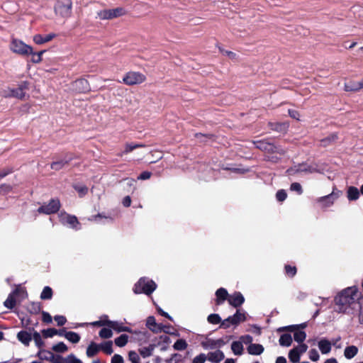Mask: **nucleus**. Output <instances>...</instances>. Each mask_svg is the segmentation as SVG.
I'll use <instances>...</instances> for the list:
<instances>
[{
    "mask_svg": "<svg viewBox=\"0 0 363 363\" xmlns=\"http://www.w3.org/2000/svg\"><path fill=\"white\" fill-rule=\"evenodd\" d=\"M276 363H286V358L284 357H279L276 360Z\"/></svg>",
    "mask_w": 363,
    "mask_h": 363,
    "instance_id": "774afa93",
    "label": "nucleus"
},
{
    "mask_svg": "<svg viewBox=\"0 0 363 363\" xmlns=\"http://www.w3.org/2000/svg\"><path fill=\"white\" fill-rule=\"evenodd\" d=\"M21 289H17L15 291H13L12 294H11L8 298H6V300L4 301V306L9 308V309H11L14 307L15 306V303H16V301H15V298H14V296L18 292L20 291Z\"/></svg>",
    "mask_w": 363,
    "mask_h": 363,
    "instance_id": "393cba45",
    "label": "nucleus"
},
{
    "mask_svg": "<svg viewBox=\"0 0 363 363\" xmlns=\"http://www.w3.org/2000/svg\"><path fill=\"white\" fill-rule=\"evenodd\" d=\"M294 340L297 342H299L301 344H303V342L305 340L306 337V334L305 332L300 330H294Z\"/></svg>",
    "mask_w": 363,
    "mask_h": 363,
    "instance_id": "7c9ffc66",
    "label": "nucleus"
},
{
    "mask_svg": "<svg viewBox=\"0 0 363 363\" xmlns=\"http://www.w3.org/2000/svg\"><path fill=\"white\" fill-rule=\"evenodd\" d=\"M289 116L297 121H300V113L296 110H289Z\"/></svg>",
    "mask_w": 363,
    "mask_h": 363,
    "instance_id": "e2e57ef3",
    "label": "nucleus"
},
{
    "mask_svg": "<svg viewBox=\"0 0 363 363\" xmlns=\"http://www.w3.org/2000/svg\"><path fill=\"white\" fill-rule=\"evenodd\" d=\"M286 272L289 276L293 277L296 273V269L294 267L286 266Z\"/></svg>",
    "mask_w": 363,
    "mask_h": 363,
    "instance_id": "680f3d73",
    "label": "nucleus"
},
{
    "mask_svg": "<svg viewBox=\"0 0 363 363\" xmlns=\"http://www.w3.org/2000/svg\"><path fill=\"white\" fill-rule=\"evenodd\" d=\"M52 296V289L49 286L44 287L41 294H40V298L41 299H50Z\"/></svg>",
    "mask_w": 363,
    "mask_h": 363,
    "instance_id": "4c0bfd02",
    "label": "nucleus"
},
{
    "mask_svg": "<svg viewBox=\"0 0 363 363\" xmlns=\"http://www.w3.org/2000/svg\"><path fill=\"white\" fill-rule=\"evenodd\" d=\"M131 203V199L129 196H126L123 200V204L124 206L128 207Z\"/></svg>",
    "mask_w": 363,
    "mask_h": 363,
    "instance_id": "338daca9",
    "label": "nucleus"
},
{
    "mask_svg": "<svg viewBox=\"0 0 363 363\" xmlns=\"http://www.w3.org/2000/svg\"><path fill=\"white\" fill-rule=\"evenodd\" d=\"M113 343L111 341L105 342L99 345L100 350H101L107 354H111L113 353Z\"/></svg>",
    "mask_w": 363,
    "mask_h": 363,
    "instance_id": "473e14b6",
    "label": "nucleus"
},
{
    "mask_svg": "<svg viewBox=\"0 0 363 363\" xmlns=\"http://www.w3.org/2000/svg\"><path fill=\"white\" fill-rule=\"evenodd\" d=\"M52 350L57 352H65L67 351L68 348L64 342H61L53 345Z\"/></svg>",
    "mask_w": 363,
    "mask_h": 363,
    "instance_id": "79ce46f5",
    "label": "nucleus"
},
{
    "mask_svg": "<svg viewBox=\"0 0 363 363\" xmlns=\"http://www.w3.org/2000/svg\"><path fill=\"white\" fill-rule=\"evenodd\" d=\"M207 359H208L207 354L202 353V354H200L196 356L194 358L192 363H204L206 362V360H207Z\"/></svg>",
    "mask_w": 363,
    "mask_h": 363,
    "instance_id": "49530a36",
    "label": "nucleus"
},
{
    "mask_svg": "<svg viewBox=\"0 0 363 363\" xmlns=\"http://www.w3.org/2000/svg\"><path fill=\"white\" fill-rule=\"evenodd\" d=\"M99 335L100 337H101V338L108 339V338H111L113 336V332H112L111 328H104L99 331Z\"/></svg>",
    "mask_w": 363,
    "mask_h": 363,
    "instance_id": "e433bc0d",
    "label": "nucleus"
},
{
    "mask_svg": "<svg viewBox=\"0 0 363 363\" xmlns=\"http://www.w3.org/2000/svg\"><path fill=\"white\" fill-rule=\"evenodd\" d=\"M287 195L284 190H279L276 194L277 199L279 201H283L286 199Z\"/></svg>",
    "mask_w": 363,
    "mask_h": 363,
    "instance_id": "6e6d98bb",
    "label": "nucleus"
},
{
    "mask_svg": "<svg viewBox=\"0 0 363 363\" xmlns=\"http://www.w3.org/2000/svg\"><path fill=\"white\" fill-rule=\"evenodd\" d=\"M146 325L153 333H157L164 330L162 325L156 323L155 318L153 316H149L147 318Z\"/></svg>",
    "mask_w": 363,
    "mask_h": 363,
    "instance_id": "4468645a",
    "label": "nucleus"
},
{
    "mask_svg": "<svg viewBox=\"0 0 363 363\" xmlns=\"http://www.w3.org/2000/svg\"><path fill=\"white\" fill-rule=\"evenodd\" d=\"M318 347L323 354L330 353L332 349L331 342L326 339H321L318 341Z\"/></svg>",
    "mask_w": 363,
    "mask_h": 363,
    "instance_id": "a211bd4d",
    "label": "nucleus"
},
{
    "mask_svg": "<svg viewBox=\"0 0 363 363\" xmlns=\"http://www.w3.org/2000/svg\"><path fill=\"white\" fill-rule=\"evenodd\" d=\"M146 77L141 72L130 71L125 73L123 77V82L128 86H133L143 83Z\"/></svg>",
    "mask_w": 363,
    "mask_h": 363,
    "instance_id": "20e7f679",
    "label": "nucleus"
},
{
    "mask_svg": "<svg viewBox=\"0 0 363 363\" xmlns=\"http://www.w3.org/2000/svg\"><path fill=\"white\" fill-rule=\"evenodd\" d=\"M359 196V191L354 186H350L347 189V198L350 201L357 200Z\"/></svg>",
    "mask_w": 363,
    "mask_h": 363,
    "instance_id": "c85d7f7f",
    "label": "nucleus"
},
{
    "mask_svg": "<svg viewBox=\"0 0 363 363\" xmlns=\"http://www.w3.org/2000/svg\"><path fill=\"white\" fill-rule=\"evenodd\" d=\"M357 290L355 287H348L341 291L335 298L336 311L338 313L353 314L359 306L360 301L356 302Z\"/></svg>",
    "mask_w": 363,
    "mask_h": 363,
    "instance_id": "f257e3e1",
    "label": "nucleus"
},
{
    "mask_svg": "<svg viewBox=\"0 0 363 363\" xmlns=\"http://www.w3.org/2000/svg\"><path fill=\"white\" fill-rule=\"evenodd\" d=\"M155 348V345H150L147 347H143L139 350L140 354L143 357L146 358L152 355L154 350Z\"/></svg>",
    "mask_w": 363,
    "mask_h": 363,
    "instance_id": "cd10ccee",
    "label": "nucleus"
},
{
    "mask_svg": "<svg viewBox=\"0 0 363 363\" xmlns=\"http://www.w3.org/2000/svg\"><path fill=\"white\" fill-rule=\"evenodd\" d=\"M42 319L43 321L46 323H50L52 321L51 315L48 312L45 311L42 312Z\"/></svg>",
    "mask_w": 363,
    "mask_h": 363,
    "instance_id": "13d9d810",
    "label": "nucleus"
},
{
    "mask_svg": "<svg viewBox=\"0 0 363 363\" xmlns=\"http://www.w3.org/2000/svg\"><path fill=\"white\" fill-rule=\"evenodd\" d=\"M240 341L242 342V343H245V344H252V337L249 335H242L240 337Z\"/></svg>",
    "mask_w": 363,
    "mask_h": 363,
    "instance_id": "052dcab7",
    "label": "nucleus"
},
{
    "mask_svg": "<svg viewBox=\"0 0 363 363\" xmlns=\"http://www.w3.org/2000/svg\"><path fill=\"white\" fill-rule=\"evenodd\" d=\"M246 320V315L245 313L237 311L235 314L230 316L221 322L220 326L223 328H228L231 325H238L239 323L244 322Z\"/></svg>",
    "mask_w": 363,
    "mask_h": 363,
    "instance_id": "423d86ee",
    "label": "nucleus"
},
{
    "mask_svg": "<svg viewBox=\"0 0 363 363\" xmlns=\"http://www.w3.org/2000/svg\"><path fill=\"white\" fill-rule=\"evenodd\" d=\"M54 38H55V33H48L46 35L35 34L33 36V41L36 45H41L51 41Z\"/></svg>",
    "mask_w": 363,
    "mask_h": 363,
    "instance_id": "f8f14e48",
    "label": "nucleus"
},
{
    "mask_svg": "<svg viewBox=\"0 0 363 363\" xmlns=\"http://www.w3.org/2000/svg\"><path fill=\"white\" fill-rule=\"evenodd\" d=\"M231 350L234 354L241 355L243 353V345L240 341H234L231 344Z\"/></svg>",
    "mask_w": 363,
    "mask_h": 363,
    "instance_id": "a878e982",
    "label": "nucleus"
},
{
    "mask_svg": "<svg viewBox=\"0 0 363 363\" xmlns=\"http://www.w3.org/2000/svg\"><path fill=\"white\" fill-rule=\"evenodd\" d=\"M55 320L57 322V325L62 326L65 324L67 319L63 315H55L54 317Z\"/></svg>",
    "mask_w": 363,
    "mask_h": 363,
    "instance_id": "864d4df0",
    "label": "nucleus"
},
{
    "mask_svg": "<svg viewBox=\"0 0 363 363\" xmlns=\"http://www.w3.org/2000/svg\"><path fill=\"white\" fill-rule=\"evenodd\" d=\"M289 127V123H277L275 125L274 130L278 132L285 133Z\"/></svg>",
    "mask_w": 363,
    "mask_h": 363,
    "instance_id": "37998d69",
    "label": "nucleus"
},
{
    "mask_svg": "<svg viewBox=\"0 0 363 363\" xmlns=\"http://www.w3.org/2000/svg\"><path fill=\"white\" fill-rule=\"evenodd\" d=\"M28 89V84L26 82L23 83L16 89L9 90V92L6 94V96L15 97L19 99H23L26 96L25 89Z\"/></svg>",
    "mask_w": 363,
    "mask_h": 363,
    "instance_id": "9d476101",
    "label": "nucleus"
},
{
    "mask_svg": "<svg viewBox=\"0 0 363 363\" xmlns=\"http://www.w3.org/2000/svg\"><path fill=\"white\" fill-rule=\"evenodd\" d=\"M33 340L35 341V345L38 346V347H41L43 345V342L42 340V338H41V336L40 335V333H37V332H35L33 335Z\"/></svg>",
    "mask_w": 363,
    "mask_h": 363,
    "instance_id": "09e8293b",
    "label": "nucleus"
},
{
    "mask_svg": "<svg viewBox=\"0 0 363 363\" xmlns=\"http://www.w3.org/2000/svg\"><path fill=\"white\" fill-rule=\"evenodd\" d=\"M55 13L62 18H68L72 13V3L69 1H58L55 6Z\"/></svg>",
    "mask_w": 363,
    "mask_h": 363,
    "instance_id": "0eeeda50",
    "label": "nucleus"
},
{
    "mask_svg": "<svg viewBox=\"0 0 363 363\" xmlns=\"http://www.w3.org/2000/svg\"><path fill=\"white\" fill-rule=\"evenodd\" d=\"M156 287L157 285L153 281L142 278L135 285L133 291L135 294L144 293L149 295L155 290Z\"/></svg>",
    "mask_w": 363,
    "mask_h": 363,
    "instance_id": "7ed1b4c3",
    "label": "nucleus"
},
{
    "mask_svg": "<svg viewBox=\"0 0 363 363\" xmlns=\"http://www.w3.org/2000/svg\"><path fill=\"white\" fill-rule=\"evenodd\" d=\"M109 320L106 315L103 316L100 320L91 323L90 324L94 326H108Z\"/></svg>",
    "mask_w": 363,
    "mask_h": 363,
    "instance_id": "58836bf2",
    "label": "nucleus"
},
{
    "mask_svg": "<svg viewBox=\"0 0 363 363\" xmlns=\"http://www.w3.org/2000/svg\"><path fill=\"white\" fill-rule=\"evenodd\" d=\"M225 342L223 340L218 339V340H206V341H203L201 342L202 347L205 350H213L222 347L224 345Z\"/></svg>",
    "mask_w": 363,
    "mask_h": 363,
    "instance_id": "ddd939ff",
    "label": "nucleus"
},
{
    "mask_svg": "<svg viewBox=\"0 0 363 363\" xmlns=\"http://www.w3.org/2000/svg\"><path fill=\"white\" fill-rule=\"evenodd\" d=\"M128 342V336L125 334H123L115 339L114 342L118 347H124Z\"/></svg>",
    "mask_w": 363,
    "mask_h": 363,
    "instance_id": "f704fd0d",
    "label": "nucleus"
},
{
    "mask_svg": "<svg viewBox=\"0 0 363 363\" xmlns=\"http://www.w3.org/2000/svg\"><path fill=\"white\" fill-rule=\"evenodd\" d=\"M111 363H123V358L120 354H114L112 357Z\"/></svg>",
    "mask_w": 363,
    "mask_h": 363,
    "instance_id": "0e129e2a",
    "label": "nucleus"
},
{
    "mask_svg": "<svg viewBox=\"0 0 363 363\" xmlns=\"http://www.w3.org/2000/svg\"><path fill=\"white\" fill-rule=\"evenodd\" d=\"M208 321L212 324L221 323V319L218 314H211L208 316Z\"/></svg>",
    "mask_w": 363,
    "mask_h": 363,
    "instance_id": "c03bdc74",
    "label": "nucleus"
},
{
    "mask_svg": "<svg viewBox=\"0 0 363 363\" xmlns=\"http://www.w3.org/2000/svg\"><path fill=\"white\" fill-rule=\"evenodd\" d=\"M306 326V323L301 324L300 325H289L284 328H281L279 329V331L282 330H289V331H294V330L296 329L298 330V328L301 327L302 328H305Z\"/></svg>",
    "mask_w": 363,
    "mask_h": 363,
    "instance_id": "8fccbe9b",
    "label": "nucleus"
},
{
    "mask_svg": "<svg viewBox=\"0 0 363 363\" xmlns=\"http://www.w3.org/2000/svg\"><path fill=\"white\" fill-rule=\"evenodd\" d=\"M228 300L229 303L234 307L240 306L245 301L243 296L239 292L229 296Z\"/></svg>",
    "mask_w": 363,
    "mask_h": 363,
    "instance_id": "2eb2a0df",
    "label": "nucleus"
},
{
    "mask_svg": "<svg viewBox=\"0 0 363 363\" xmlns=\"http://www.w3.org/2000/svg\"><path fill=\"white\" fill-rule=\"evenodd\" d=\"M128 359L131 363H140V357L135 351L129 352Z\"/></svg>",
    "mask_w": 363,
    "mask_h": 363,
    "instance_id": "a18cd8bd",
    "label": "nucleus"
},
{
    "mask_svg": "<svg viewBox=\"0 0 363 363\" xmlns=\"http://www.w3.org/2000/svg\"><path fill=\"white\" fill-rule=\"evenodd\" d=\"M338 195L333 192L332 194L323 196L318 199L323 206L328 207L333 204L334 201L337 199Z\"/></svg>",
    "mask_w": 363,
    "mask_h": 363,
    "instance_id": "6ab92c4d",
    "label": "nucleus"
},
{
    "mask_svg": "<svg viewBox=\"0 0 363 363\" xmlns=\"http://www.w3.org/2000/svg\"><path fill=\"white\" fill-rule=\"evenodd\" d=\"M61 223L69 228H76L78 224L77 218L73 216L68 215L65 213H61L59 216Z\"/></svg>",
    "mask_w": 363,
    "mask_h": 363,
    "instance_id": "9b49d317",
    "label": "nucleus"
},
{
    "mask_svg": "<svg viewBox=\"0 0 363 363\" xmlns=\"http://www.w3.org/2000/svg\"><path fill=\"white\" fill-rule=\"evenodd\" d=\"M308 350V346L306 344H300L297 347L291 350L289 352V359L293 363L299 362L301 355L305 353Z\"/></svg>",
    "mask_w": 363,
    "mask_h": 363,
    "instance_id": "6e6552de",
    "label": "nucleus"
},
{
    "mask_svg": "<svg viewBox=\"0 0 363 363\" xmlns=\"http://www.w3.org/2000/svg\"><path fill=\"white\" fill-rule=\"evenodd\" d=\"M125 10L118 7L113 9H104L96 12V18L101 20H111L125 14Z\"/></svg>",
    "mask_w": 363,
    "mask_h": 363,
    "instance_id": "39448f33",
    "label": "nucleus"
},
{
    "mask_svg": "<svg viewBox=\"0 0 363 363\" xmlns=\"http://www.w3.org/2000/svg\"><path fill=\"white\" fill-rule=\"evenodd\" d=\"M216 295L217 304L222 303L228 297V291L223 288L218 289Z\"/></svg>",
    "mask_w": 363,
    "mask_h": 363,
    "instance_id": "b1692460",
    "label": "nucleus"
},
{
    "mask_svg": "<svg viewBox=\"0 0 363 363\" xmlns=\"http://www.w3.org/2000/svg\"><path fill=\"white\" fill-rule=\"evenodd\" d=\"M74 188L76 191L79 193V195L80 196H82L84 194H86L88 191L87 188L83 185L76 186Z\"/></svg>",
    "mask_w": 363,
    "mask_h": 363,
    "instance_id": "5fc2aeb1",
    "label": "nucleus"
},
{
    "mask_svg": "<svg viewBox=\"0 0 363 363\" xmlns=\"http://www.w3.org/2000/svg\"><path fill=\"white\" fill-rule=\"evenodd\" d=\"M99 350V345H96L95 342H91L87 347L86 355L89 357H91L96 354Z\"/></svg>",
    "mask_w": 363,
    "mask_h": 363,
    "instance_id": "c756f323",
    "label": "nucleus"
},
{
    "mask_svg": "<svg viewBox=\"0 0 363 363\" xmlns=\"http://www.w3.org/2000/svg\"><path fill=\"white\" fill-rule=\"evenodd\" d=\"M174 348L176 350H184L187 347V343L184 340L180 339L178 340L174 344Z\"/></svg>",
    "mask_w": 363,
    "mask_h": 363,
    "instance_id": "a19ab883",
    "label": "nucleus"
},
{
    "mask_svg": "<svg viewBox=\"0 0 363 363\" xmlns=\"http://www.w3.org/2000/svg\"><path fill=\"white\" fill-rule=\"evenodd\" d=\"M46 52L45 50H40L39 52H34L32 48V53H28V55H31V62L34 64H39L43 61V55Z\"/></svg>",
    "mask_w": 363,
    "mask_h": 363,
    "instance_id": "4be33fe9",
    "label": "nucleus"
},
{
    "mask_svg": "<svg viewBox=\"0 0 363 363\" xmlns=\"http://www.w3.org/2000/svg\"><path fill=\"white\" fill-rule=\"evenodd\" d=\"M358 348L354 345H350L344 350V357L347 359H351L354 357L358 353Z\"/></svg>",
    "mask_w": 363,
    "mask_h": 363,
    "instance_id": "aec40b11",
    "label": "nucleus"
},
{
    "mask_svg": "<svg viewBox=\"0 0 363 363\" xmlns=\"http://www.w3.org/2000/svg\"><path fill=\"white\" fill-rule=\"evenodd\" d=\"M65 163L62 161L54 162L51 164V168L55 170H59L65 166Z\"/></svg>",
    "mask_w": 363,
    "mask_h": 363,
    "instance_id": "3c124183",
    "label": "nucleus"
},
{
    "mask_svg": "<svg viewBox=\"0 0 363 363\" xmlns=\"http://www.w3.org/2000/svg\"><path fill=\"white\" fill-rule=\"evenodd\" d=\"M143 145L142 144H126L124 147V150L122 152V154H128L130 152H132L133 150H135L137 147H143Z\"/></svg>",
    "mask_w": 363,
    "mask_h": 363,
    "instance_id": "ea45409f",
    "label": "nucleus"
},
{
    "mask_svg": "<svg viewBox=\"0 0 363 363\" xmlns=\"http://www.w3.org/2000/svg\"><path fill=\"white\" fill-rule=\"evenodd\" d=\"M308 356L310 359L313 362H317L320 358L318 351L315 349H312L309 351Z\"/></svg>",
    "mask_w": 363,
    "mask_h": 363,
    "instance_id": "de8ad7c7",
    "label": "nucleus"
},
{
    "mask_svg": "<svg viewBox=\"0 0 363 363\" xmlns=\"http://www.w3.org/2000/svg\"><path fill=\"white\" fill-rule=\"evenodd\" d=\"M17 338L20 342L26 345H28L32 340L30 334L26 331L19 332L17 335Z\"/></svg>",
    "mask_w": 363,
    "mask_h": 363,
    "instance_id": "5701e85b",
    "label": "nucleus"
},
{
    "mask_svg": "<svg viewBox=\"0 0 363 363\" xmlns=\"http://www.w3.org/2000/svg\"><path fill=\"white\" fill-rule=\"evenodd\" d=\"M207 357L208 360L213 363H219L225 358L224 353L219 350L208 353Z\"/></svg>",
    "mask_w": 363,
    "mask_h": 363,
    "instance_id": "dca6fc26",
    "label": "nucleus"
},
{
    "mask_svg": "<svg viewBox=\"0 0 363 363\" xmlns=\"http://www.w3.org/2000/svg\"><path fill=\"white\" fill-rule=\"evenodd\" d=\"M290 189L291 191H296L298 194L302 193V187L299 183L295 182L291 184Z\"/></svg>",
    "mask_w": 363,
    "mask_h": 363,
    "instance_id": "4d7b16f0",
    "label": "nucleus"
},
{
    "mask_svg": "<svg viewBox=\"0 0 363 363\" xmlns=\"http://www.w3.org/2000/svg\"><path fill=\"white\" fill-rule=\"evenodd\" d=\"M42 334L45 337H52L54 335H62V331H57L55 328H49L42 330Z\"/></svg>",
    "mask_w": 363,
    "mask_h": 363,
    "instance_id": "72a5a7b5",
    "label": "nucleus"
},
{
    "mask_svg": "<svg viewBox=\"0 0 363 363\" xmlns=\"http://www.w3.org/2000/svg\"><path fill=\"white\" fill-rule=\"evenodd\" d=\"M108 327L116 331L117 333L121 332H129L133 333V330L126 326H124L122 323L118 321L109 320Z\"/></svg>",
    "mask_w": 363,
    "mask_h": 363,
    "instance_id": "f3484780",
    "label": "nucleus"
},
{
    "mask_svg": "<svg viewBox=\"0 0 363 363\" xmlns=\"http://www.w3.org/2000/svg\"><path fill=\"white\" fill-rule=\"evenodd\" d=\"M65 363H82V361L73 354H69L65 359Z\"/></svg>",
    "mask_w": 363,
    "mask_h": 363,
    "instance_id": "603ef678",
    "label": "nucleus"
},
{
    "mask_svg": "<svg viewBox=\"0 0 363 363\" xmlns=\"http://www.w3.org/2000/svg\"><path fill=\"white\" fill-rule=\"evenodd\" d=\"M151 174L149 172H143L139 177V179H147L150 177Z\"/></svg>",
    "mask_w": 363,
    "mask_h": 363,
    "instance_id": "69168bd1",
    "label": "nucleus"
},
{
    "mask_svg": "<svg viewBox=\"0 0 363 363\" xmlns=\"http://www.w3.org/2000/svg\"><path fill=\"white\" fill-rule=\"evenodd\" d=\"M292 343V337L289 334H284L279 338V344L281 346L289 347Z\"/></svg>",
    "mask_w": 363,
    "mask_h": 363,
    "instance_id": "2f4dec72",
    "label": "nucleus"
},
{
    "mask_svg": "<svg viewBox=\"0 0 363 363\" xmlns=\"http://www.w3.org/2000/svg\"><path fill=\"white\" fill-rule=\"evenodd\" d=\"M60 201L58 200H51L48 204L43 205L38 210L39 213L50 214L57 212L60 208Z\"/></svg>",
    "mask_w": 363,
    "mask_h": 363,
    "instance_id": "1a4fd4ad",
    "label": "nucleus"
},
{
    "mask_svg": "<svg viewBox=\"0 0 363 363\" xmlns=\"http://www.w3.org/2000/svg\"><path fill=\"white\" fill-rule=\"evenodd\" d=\"M10 50L16 55L28 56L32 53V46L18 38H12L9 45Z\"/></svg>",
    "mask_w": 363,
    "mask_h": 363,
    "instance_id": "f03ea898",
    "label": "nucleus"
},
{
    "mask_svg": "<svg viewBox=\"0 0 363 363\" xmlns=\"http://www.w3.org/2000/svg\"><path fill=\"white\" fill-rule=\"evenodd\" d=\"M344 89L346 91H357L359 90L357 82L356 81L345 83Z\"/></svg>",
    "mask_w": 363,
    "mask_h": 363,
    "instance_id": "c9c22d12",
    "label": "nucleus"
},
{
    "mask_svg": "<svg viewBox=\"0 0 363 363\" xmlns=\"http://www.w3.org/2000/svg\"><path fill=\"white\" fill-rule=\"evenodd\" d=\"M264 347L259 344H250L247 347V352L252 355H259L264 352Z\"/></svg>",
    "mask_w": 363,
    "mask_h": 363,
    "instance_id": "412c9836",
    "label": "nucleus"
},
{
    "mask_svg": "<svg viewBox=\"0 0 363 363\" xmlns=\"http://www.w3.org/2000/svg\"><path fill=\"white\" fill-rule=\"evenodd\" d=\"M357 309L359 310V321L360 323L363 324V296L360 300V304Z\"/></svg>",
    "mask_w": 363,
    "mask_h": 363,
    "instance_id": "bf43d9fd",
    "label": "nucleus"
},
{
    "mask_svg": "<svg viewBox=\"0 0 363 363\" xmlns=\"http://www.w3.org/2000/svg\"><path fill=\"white\" fill-rule=\"evenodd\" d=\"M62 335L72 343H77L80 340L79 335L74 332H65L64 333H62Z\"/></svg>",
    "mask_w": 363,
    "mask_h": 363,
    "instance_id": "bb28decb",
    "label": "nucleus"
}]
</instances>
